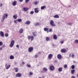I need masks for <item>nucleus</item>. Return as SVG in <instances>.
<instances>
[{
	"label": "nucleus",
	"instance_id": "1",
	"mask_svg": "<svg viewBox=\"0 0 78 78\" xmlns=\"http://www.w3.org/2000/svg\"><path fill=\"white\" fill-rule=\"evenodd\" d=\"M28 40H30V39H31V41H32L34 40V37L32 36H28Z\"/></svg>",
	"mask_w": 78,
	"mask_h": 78
},
{
	"label": "nucleus",
	"instance_id": "2",
	"mask_svg": "<svg viewBox=\"0 0 78 78\" xmlns=\"http://www.w3.org/2000/svg\"><path fill=\"white\" fill-rule=\"evenodd\" d=\"M50 24L51 27H55L56 26V25L54 24V21L53 20H51Z\"/></svg>",
	"mask_w": 78,
	"mask_h": 78
},
{
	"label": "nucleus",
	"instance_id": "3",
	"mask_svg": "<svg viewBox=\"0 0 78 78\" xmlns=\"http://www.w3.org/2000/svg\"><path fill=\"white\" fill-rule=\"evenodd\" d=\"M14 41L12 40V41L10 45V47H13V46H14Z\"/></svg>",
	"mask_w": 78,
	"mask_h": 78
},
{
	"label": "nucleus",
	"instance_id": "4",
	"mask_svg": "<svg viewBox=\"0 0 78 78\" xmlns=\"http://www.w3.org/2000/svg\"><path fill=\"white\" fill-rule=\"evenodd\" d=\"M52 57H53V55H52V54H50L48 55V59H51L52 58Z\"/></svg>",
	"mask_w": 78,
	"mask_h": 78
},
{
	"label": "nucleus",
	"instance_id": "5",
	"mask_svg": "<svg viewBox=\"0 0 78 78\" xmlns=\"http://www.w3.org/2000/svg\"><path fill=\"white\" fill-rule=\"evenodd\" d=\"M54 69H55V67H54V66H50V70H51V71H53V70H54Z\"/></svg>",
	"mask_w": 78,
	"mask_h": 78
},
{
	"label": "nucleus",
	"instance_id": "6",
	"mask_svg": "<svg viewBox=\"0 0 78 78\" xmlns=\"http://www.w3.org/2000/svg\"><path fill=\"white\" fill-rule=\"evenodd\" d=\"M28 51L29 52H31L33 50V48L31 47L29 48L28 49Z\"/></svg>",
	"mask_w": 78,
	"mask_h": 78
},
{
	"label": "nucleus",
	"instance_id": "7",
	"mask_svg": "<svg viewBox=\"0 0 78 78\" xmlns=\"http://www.w3.org/2000/svg\"><path fill=\"white\" fill-rule=\"evenodd\" d=\"M5 15H3L2 17V19L1 20V21L2 22H3L4 21L5 19Z\"/></svg>",
	"mask_w": 78,
	"mask_h": 78
},
{
	"label": "nucleus",
	"instance_id": "8",
	"mask_svg": "<svg viewBox=\"0 0 78 78\" xmlns=\"http://www.w3.org/2000/svg\"><path fill=\"white\" fill-rule=\"evenodd\" d=\"M57 58L59 59H61L62 58V56L61 55L59 54L57 55Z\"/></svg>",
	"mask_w": 78,
	"mask_h": 78
},
{
	"label": "nucleus",
	"instance_id": "9",
	"mask_svg": "<svg viewBox=\"0 0 78 78\" xmlns=\"http://www.w3.org/2000/svg\"><path fill=\"white\" fill-rule=\"evenodd\" d=\"M16 77H20L21 76V74L18 73L16 75Z\"/></svg>",
	"mask_w": 78,
	"mask_h": 78
},
{
	"label": "nucleus",
	"instance_id": "10",
	"mask_svg": "<svg viewBox=\"0 0 78 78\" xmlns=\"http://www.w3.org/2000/svg\"><path fill=\"white\" fill-rule=\"evenodd\" d=\"M7 64H5V67H6V69H7V70H8V69H9V67H10V66H11V65H9V66H7Z\"/></svg>",
	"mask_w": 78,
	"mask_h": 78
},
{
	"label": "nucleus",
	"instance_id": "11",
	"mask_svg": "<svg viewBox=\"0 0 78 78\" xmlns=\"http://www.w3.org/2000/svg\"><path fill=\"white\" fill-rule=\"evenodd\" d=\"M0 34L1 37H4V33H3V32L2 31H1Z\"/></svg>",
	"mask_w": 78,
	"mask_h": 78
},
{
	"label": "nucleus",
	"instance_id": "12",
	"mask_svg": "<svg viewBox=\"0 0 78 78\" xmlns=\"http://www.w3.org/2000/svg\"><path fill=\"white\" fill-rule=\"evenodd\" d=\"M62 53H66V49H63L61 50Z\"/></svg>",
	"mask_w": 78,
	"mask_h": 78
},
{
	"label": "nucleus",
	"instance_id": "13",
	"mask_svg": "<svg viewBox=\"0 0 78 78\" xmlns=\"http://www.w3.org/2000/svg\"><path fill=\"white\" fill-rule=\"evenodd\" d=\"M16 4H17V2H16V1H14L12 3L13 6H16Z\"/></svg>",
	"mask_w": 78,
	"mask_h": 78
},
{
	"label": "nucleus",
	"instance_id": "14",
	"mask_svg": "<svg viewBox=\"0 0 78 78\" xmlns=\"http://www.w3.org/2000/svg\"><path fill=\"white\" fill-rule=\"evenodd\" d=\"M37 9H38L37 8H36L34 9L35 12L36 13H38L39 12V11Z\"/></svg>",
	"mask_w": 78,
	"mask_h": 78
},
{
	"label": "nucleus",
	"instance_id": "15",
	"mask_svg": "<svg viewBox=\"0 0 78 78\" xmlns=\"http://www.w3.org/2000/svg\"><path fill=\"white\" fill-rule=\"evenodd\" d=\"M13 17L14 19H16L17 18V15L16 14L14 15L13 16Z\"/></svg>",
	"mask_w": 78,
	"mask_h": 78
},
{
	"label": "nucleus",
	"instance_id": "16",
	"mask_svg": "<svg viewBox=\"0 0 78 78\" xmlns=\"http://www.w3.org/2000/svg\"><path fill=\"white\" fill-rule=\"evenodd\" d=\"M25 24H26V25H30V21L28 20L26 21Z\"/></svg>",
	"mask_w": 78,
	"mask_h": 78
},
{
	"label": "nucleus",
	"instance_id": "17",
	"mask_svg": "<svg viewBox=\"0 0 78 78\" xmlns=\"http://www.w3.org/2000/svg\"><path fill=\"white\" fill-rule=\"evenodd\" d=\"M19 32V33H20V34L22 33L23 32V29H21L20 30Z\"/></svg>",
	"mask_w": 78,
	"mask_h": 78
},
{
	"label": "nucleus",
	"instance_id": "18",
	"mask_svg": "<svg viewBox=\"0 0 78 78\" xmlns=\"http://www.w3.org/2000/svg\"><path fill=\"white\" fill-rule=\"evenodd\" d=\"M58 71L60 72H61L62 71V68H60L58 69Z\"/></svg>",
	"mask_w": 78,
	"mask_h": 78
},
{
	"label": "nucleus",
	"instance_id": "19",
	"mask_svg": "<svg viewBox=\"0 0 78 78\" xmlns=\"http://www.w3.org/2000/svg\"><path fill=\"white\" fill-rule=\"evenodd\" d=\"M23 9L24 11H27L28 10V9L27 8L25 7L23 8Z\"/></svg>",
	"mask_w": 78,
	"mask_h": 78
},
{
	"label": "nucleus",
	"instance_id": "20",
	"mask_svg": "<svg viewBox=\"0 0 78 78\" xmlns=\"http://www.w3.org/2000/svg\"><path fill=\"white\" fill-rule=\"evenodd\" d=\"M45 8H46V6H42L41 7V9H44Z\"/></svg>",
	"mask_w": 78,
	"mask_h": 78
},
{
	"label": "nucleus",
	"instance_id": "21",
	"mask_svg": "<svg viewBox=\"0 0 78 78\" xmlns=\"http://www.w3.org/2000/svg\"><path fill=\"white\" fill-rule=\"evenodd\" d=\"M53 38L55 40H56L57 39V37L56 36V35H54L53 36Z\"/></svg>",
	"mask_w": 78,
	"mask_h": 78
},
{
	"label": "nucleus",
	"instance_id": "22",
	"mask_svg": "<svg viewBox=\"0 0 78 78\" xmlns=\"http://www.w3.org/2000/svg\"><path fill=\"white\" fill-rule=\"evenodd\" d=\"M40 25V24H39V23H37L35 24V26L36 27H37V26H39Z\"/></svg>",
	"mask_w": 78,
	"mask_h": 78
},
{
	"label": "nucleus",
	"instance_id": "23",
	"mask_svg": "<svg viewBox=\"0 0 78 78\" xmlns=\"http://www.w3.org/2000/svg\"><path fill=\"white\" fill-rule=\"evenodd\" d=\"M48 70V69H47V68H43V71H44V72H47Z\"/></svg>",
	"mask_w": 78,
	"mask_h": 78
},
{
	"label": "nucleus",
	"instance_id": "24",
	"mask_svg": "<svg viewBox=\"0 0 78 78\" xmlns=\"http://www.w3.org/2000/svg\"><path fill=\"white\" fill-rule=\"evenodd\" d=\"M14 58V57L12 55H11L10 56V59H13Z\"/></svg>",
	"mask_w": 78,
	"mask_h": 78
},
{
	"label": "nucleus",
	"instance_id": "25",
	"mask_svg": "<svg viewBox=\"0 0 78 78\" xmlns=\"http://www.w3.org/2000/svg\"><path fill=\"white\" fill-rule=\"evenodd\" d=\"M54 18H59V16H58V15H55L54 16Z\"/></svg>",
	"mask_w": 78,
	"mask_h": 78
},
{
	"label": "nucleus",
	"instance_id": "26",
	"mask_svg": "<svg viewBox=\"0 0 78 78\" xmlns=\"http://www.w3.org/2000/svg\"><path fill=\"white\" fill-rule=\"evenodd\" d=\"M34 58H37V57H38V55H37V53L36 54H35L34 56Z\"/></svg>",
	"mask_w": 78,
	"mask_h": 78
},
{
	"label": "nucleus",
	"instance_id": "27",
	"mask_svg": "<svg viewBox=\"0 0 78 78\" xmlns=\"http://www.w3.org/2000/svg\"><path fill=\"white\" fill-rule=\"evenodd\" d=\"M48 28H45L44 29V31H48Z\"/></svg>",
	"mask_w": 78,
	"mask_h": 78
},
{
	"label": "nucleus",
	"instance_id": "28",
	"mask_svg": "<svg viewBox=\"0 0 78 78\" xmlns=\"http://www.w3.org/2000/svg\"><path fill=\"white\" fill-rule=\"evenodd\" d=\"M49 39H50V38L49 37H46V41H48Z\"/></svg>",
	"mask_w": 78,
	"mask_h": 78
},
{
	"label": "nucleus",
	"instance_id": "29",
	"mask_svg": "<svg viewBox=\"0 0 78 78\" xmlns=\"http://www.w3.org/2000/svg\"><path fill=\"white\" fill-rule=\"evenodd\" d=\"M75 72V69H72L71 70V73L72 74H73Z\"/></svg>",
	"mask_w": 78,
	"mask_h": 78
},
{
	"label": "nucleus",
	"instance_id": "30",
	"mask_svg": "<svg viewBox=\"0 0 78 78\" xmlns=\"http://www.w3.org/2000/svg\"><path fill=\"white\" fill-rule=\"evenodd\" d=\"M27 67H29V68H30L31 67V65L30 64H27Z\"/></svg>",
	"mask_w": 78,
	"mask_h": 78
},
{
	"label": "nucleus",
	"instance_id": "31",
	"mask_svg": "<svg viewBox=\"0 0 78 78\" xmlns=\"http://www.w3.org/2000/svg\"><path fill=\"white\" fill-rule=\"evenodd\" d=\"M74 42L75 43V44H78V40H75L74 41Z\"/></svg>",
	"mask_w": 78,
	"mask_h": 78
},
{
	"label": "nucleus",
	"instance_id": "32",
	"mask_svg": "<svg viewBox=\"0 0 78 78\" xmlns=\"http://www.w3.org/2000/svg\"><path fill=\"white\" fill-rule=\"evenodd\" d=\"M4 16H5V18H7V17H8V14L5 13L4 14Z\"/></svg>",
	"mask_w": 78,
	"mask_h": 78
},
{
	"label": "nucleus",
	"instance_id": "33",
	"mask_svg": "<svg viewBox=\"0 0 78 78\" xmlns=\"http://www.w3.org/2000/svg\"><path fill=\"white\" fill-rule=\"evenodd\" d=\"M18 22H22V19H19L18 20Z\"/></svg>",
	"mask_w": 78,
	"mask_h": 78
},
{
	"label": "nucleus",
	"instance_id": "34",
	"mask_svg": "<svg viewBox=\"0 0 78 78\" xmlns=\"http://www.w3.org/2000/svg\"><path fill=\"white\" fill-rule=\"evenodd\" d=\"M71 68L72 69H75V66L72 65L71 66Z\"/></svg>",
	"mask_w": 78,
	"mask_h": 78
},
{
	"label": "nucleus",
	"instance_id": "35",
	"mask_svg": "<svg viewBox=\"0 0 78 78\" xmlns=\"http://www.w3.org/2000/svg\"><path fill=\"white\" fill-rule=\"evenodd\" d=\"M30 14H34V11H31L30 12Z\"/></svg>",
	"mask_w": 78,
	"mask_h": 78
},
{
	"label": "nucleus",
	"instance_id": "36",
	"mask_svg": "<svg viewBox=\"0 0 78 78\" xmlns=\"http://www.w3.org/2000/svg\"><path fill=\"white\" fill-rule=\"evenodd\" d=\"M29 74L31 76L33 75V73L32 72H30L29 73Z\"/></svg>",
	"mask_w": 78,
	"mask_h": 78
},
{
	"label": "nucleus",
	"instance_id": "37",
	"mask_svg": "<svg viewBox=\"0 0 78 78\" xmlns=\"http://www.w3.org/2000/svg\"><path fill=\"white\" fill-rule=\"evenodd\" d=\"M33 34V36H34L36 37V34H35V32H33L32 33Z\"/></svg>",
	"mask_w": 78,
	"mask_h": 78
},
{
	"label": "nucleus",
	"instance_id": "38",
	"mask_svg": "<svg viewBox=\"0 0 78 78\" xmlns=\"http://www.w3.org/2000/svg\"><path fill=\"white\" fill-rule=\"evenodd\" d=\"M53 31V30H52V29L50 28L49 30V32H52Z\"/></svg>",
	"mask_w": 78,
	"mask_h": 78
},
{
	"label": "nucleus",
	"instance_id": "39",
	"mask_svg": "<svg viewBox=\"0 0 78 78\" xmlns=\"http://www.w3.org/2000/svg\"><path fill=\"white\" fill-rule=\"evenodd\" d=\"M3 45V42L2 41H0V46H2Z\"/></svg>",
	"mask_w": 78,
	"mask_h": 78
},
{
	"label": "nucleus",
	"instance_id": "40",
	"mask_svg": "<svg viewBox=\"0 0 78 78\" xmlns=\"http://www.w3.org/2000/svg\"><path fill=\"white\" fill-rule=\"evenodd\" d=\"M28 2H30V0H26L25 3H27Z\"/></svg>",
	"mask_w": 78,
	"mask_h": 78
},
{
	"label": "nucleus",
	"instance_id": "41",
	"mask_svg": "<svg viewBox=\"0 0 78 78\" xmlns=\"http://www.w3.org/2000/svg\"><path fill=\"white\" fill-rule=\"evenodd\" d=\"M5 37H8V34H5Z\"/></svg>",
	"mask_w": 78,
	"mask_h": 78
},
{
	"label": "nucleus",
	"instance_id": "42",
	"mask_svg": "<svg viewBox=\"0 0 78 78\" xmlns=\"http://www.w3.org/2000/svg\"><path fill=\"white\" fill-rule=\"evenodd\" d=\"M64 67L65 68H67V65H65L64 66Z\"/></svg>",
	"mask_w": 78,
	"mask_h": 78
},
{
	"label": "nucleus",
	"instance_id": "43",
	"mask_svg": "<svg viewBox=\"0 0 78 78\" xmlns=\"http://www.w3.org/2000/svg\"><path fill=\"white\" fill-rule=\"evenodd\" d=\"M68 25H72V23H68Z\"/></svg>",
	"mask_w": 78,
	"mask_h": 78
},
{
	"label": "nucleus",
	"instance_id": "44",
	"mask_svg": "<svg viewBox=\"0 0 78 78\" xmlns=\"http://www.w3.org/2000/svg\"><path fill=\"white\" fill-rule=\"evenodd\" d=\"M16 47H17V48H19V45H17L16 46Z\"/></svg>",
	"mask_w": 78,
	"mask_h": 78
},
{
	"label": "nucleus",
	"instance_id": "45",
	"mask_svg": "<svg viewBox=\"0 0 78 78\" xmlns=\"http://www.w3.org/2000/svg\"><path fill=\"white\" fill-rule=\"evenodd\" d=\"M3 50V47H1L0 48V50Z\"/></svg>",
	"mask_w": 78,
	"mask_h": 78
},
{
	"label": "nucleus",
	"instance_id": "46",
	"mask_svg": "<svg viewBox=\"0 0 78 78\" xmlns=\"http://www.w3.org/2000/svg\"><path fill=\"white\" fill-rule=\"evenodd\" d=\"M75 56V55L73 54H72V55H71V57L72 58H73Z\"/></svg>",
	"mask_w": 78,
	"mask_h": 78
},
{
	"label": "nucleus",
	"instance_id": "47",
	"mask_svg": "<svg viewBox=\"0 0 78 78\" xmlns=\"http://www.w3.org/2000/svg\"><path fill=\"white\" fill-rule=\"evenodd\" d=\"M14 23H16V24H17V21H16V20H14Z\"/></svg>",
	"mask_w": 78,
	"mask_h": 78
},
{
	"label": "nucleus",
	"instance_id": "48",
	"mask_svg": "<svg viewBox=\"0 0 78 78\" xmlns=\"http://www.w3.org/2000/svg\"><path fill=\"white\" fill-rule=\"evenodd\" d=\"M37 3H38V2H34V4L35 5H37Z\"/></svg>",
	"mask_w": 78,
	"mask_h": 78
},
{
	"label": "nucleus",
	"instance_id": "49",
	"mask_svg": "<svg viewBox=\"0 0 78 78\" xmlns=\"http://www.w3.org/2000/svg\"><path fill=\"white\" fill-rule=\"evenodd\" d=\"M60 43H61V44H64V41H61L60 42Z\"/></svg>",
	"mask_w": 78,
	"mask_h": 78
},
{
	"label": "nucleus",
	"instance_id": "50",
	"mask_svg": "<svg viewBox=\"0 0 78 78\" xmlns=\"http://www.w3.org/2000/svg\"><path fill=\"white\" fill-rule=\"evenodd\" d=\"M71 78H75L74 76H71Z\"/></svg>",
	"mask_w": 78,
	"mask_h": 78
},
{
	"label": "nucleus",
	"instance_id": "51",
	"mask_svg": "<svg viewBox=\"0 0 78 78\" xmlns=\"http://www.w3.org/2000/svg\"><path fill=\"white\" fill-rule=\"evenodd\" d=\"M2 6H3V4H1L0 5V7H2Z\"/></svg>",
	"mask_w": 78,
	"mask_h": 78
},
{
	"label": "nucleus",
	"instance_id": "52",
	"mask_svg": "<svg viewBox=\"0 0 78 78\" xmlns=\"http://www.w3.org/2000/svg\"><path fill=\"white\" fill-rule=\"evenodd\" d=\"M23 0H19V1H20V2H22Z\"/></svg>",
	"mask_w": 78,
	"mask_h": 78
},
{
	"label": "nucleus",
	"instance_id": "53",
	"mask_svg": "<svg viewBox=\"0 0 78 78\" xmlns=\"http://www.w3.org/2000/svg\"><path fill=\"white\" fill-rule=\"evenodd\" d=\"M14 69H15V70H16L18 69V68H14Z\"/></svg>",
	"mask_w": 78,
	"mask_h": 78
},
{
	"label": "nucleus",
	"instance_id": "54",
	"mask_svg": "<svg viewBox=\"0 0 78 78\" xmlns=\"http://www.w3.org/2000/svg\"><path fill=\"white\" fill-rule=\"evenodd\" d=\"M22 63L23 65L25 64V62H22Z\"/></svg>",
	"mask_w": 78,
	"mask_h": 78
},
{
	"label": "nucleus",
	"instance_id": "55",
	"mask_svg": "<svg viewBox=\"0 0 78 78\" xmlns=\"http://www.w3.org/2000/svg\"><path fill=\"white\" fill-rule=\"evenodd\" d=\"M15 72H18V69L16 70Z\"/></svg>",
	"mask_w": 78,
	"mask_h": 78
},
{
	"label": "nucleus",
	"instance_id": "56",
	"mask_svg": "<svg viewBox=\"0 0 78 78\" xmlns=\"http://www.w3.org/2000/svg\"><path fill=\"white\" fill-rule=\"evenodd\" d=\"M71 56V54H70L69 55V57H70Z\"/></svg>",
	"mask_w": 78,
	"mask_h": 78
},
{
	"label": "nucleus",
	"instance_id": "57",
	"mask_svg": "<svg viewBox=\"0 0 78 78\" xmlns=\"http://www.w3.org/2000/svg\"><path fill=\"white\" fill-rule=\"evenodd\" d=\"M49 32L48 31H48H47V33H48V32Z\"/></svg>",
	"mask_w": 78,
	"mask_h": 78
},
{
	"label": "nucleus",
	"instance_id": "58",
	"mask_svg": "<svg viewBox=\"0 0 78 78\" xmlns=\"http://www.w3.org/2000/svg\"><path fill=\"white\" fill-rule=\"evenodd\" d=\"M38 53H39V54H41V52H38Z\"/></svg>",
	"mask_w": 78,
	"mask_h": 78
},
{
	"label": "nucleus",
	"instance_id": "59",
	"mask_svg": "<svg viewBox=\"0 0 78 78\" xmlns=\"http://www.w3.org/2000/svg\"><path fill=\"white\" fill-rule=\"evenodd\" d=\"M76 77H78V74H77Z\"/></svg>",
	"mask_w": 78,
	"mask_h": 78
},
{
	"label": "nucleus",
	"instance_id": "60",
	"mask_svg": "<svg viewBox=\"0 0 78 78\" xmlns=\"http://www.w3.org/2000/svg\"><path fill=\"white\" fill-rule=\"evenodd\" d=\"M54 44H52V46H54Z\"/></svg>",
	"mask_w": 78,
	"mask_h": 78
},
{
	"label": "nucleus",
	"instance_id": "61",
	"mask_svg": "<svg viewBox=\"0 0 78 78\" xmlns=\"http://www.w3.org/2000/svg\"><path fill=\"white\" fill-rule=\"evenodd\" d=\"M38 78H42L41 77H39Z\"/></svg>",
	"mask_w": 78,
	"mask_h": 78
},
{
	"label": "nucleus",
	"instance_id": "62",
	"mask_svg": "<svg viewBox=\"0 0 78 78\" xmlns=\"http://www.w3.org/2000/svg\"><path fill=\"white\" fill-rule=\"evenodd\" d=\"M69 7H70V5H69Z\"/></svg>",
	"mask_w": 78,
	"mask_h": 78
}]
</instances>
